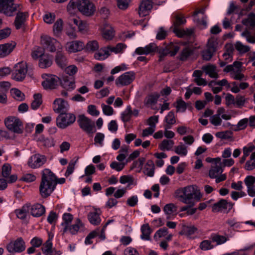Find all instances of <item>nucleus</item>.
Listing matches in <instances>:
<instances>
[{"label": "nucleus", "instance_id": "obj_51", "mask_svg": "<svg viewBox=\"0 0 255 255\" xmlns=\"http://www.w3.org/2000/svg\"><path fill=\"white\" fill-rule=\"evenodd\" d=\"M87 50L96 51L99 49L98 42L96 40L89 41L85 46Z\"/></svg>", "mask_w": 255, "mask_h": 255}, {"label": "nucleus", "instance_id": "obj_11", "mask_svg": "<svg viewBox=\"0 0 255 255\" xmlns=\"http://www.w3.org/2000/svg\"><path fill=\"white\" fill-rule=\"evenodd\" d=\"M6 249L9 253H21L25 249V242L21 237L18 238L15 241L9 243Z\"/></svg>", "mask_w": 255, "mask_h": 255}, {"label": "nucleus", "instance_id": "obj_52", "mask_svg": "<svg viewBox=\"0 0 255 255\" xmlns=\"http://www.w3.org/2000/svg\"><path fill=\"white\" fill-rule=\"evenodd\" d=\"M215 53L214 51H213L207 48L202 52V58L206 61H209Z\"/></svg>", "mask_w": 255, "mask_h": 255}, {"label": "nucleus", "instance_id": "obj_63", "mask_svg": "<svg viewBox=\"0 0 255 255\" xmlns=\"http://www.w3.org/2000/svg\"><path fill=\"white\" fill-rule=\"evenodd\" d=\"M158 122V116H153L150 117L147 120V124L153 128L155 129L156 124Z\"/></svg>", "mask_w": 255, "mask_h": 255}, {"label": "nucleus", "instance_id": "obj_19", "mask_svg": "<svg viewBox=\"0 0 255 255\" xmlns=\"http://www.w3.org/2000/svg\"><path fill=\"white\" fill-rule=\"evenodd\" d=\"M233 204L231 203H228L226 200L221 199L217 203L214 204L212 207V211L217 212L221 211L222 209L231 210L233 207Z\"/></svg>", "mask_w": 255, "mask_h": 255}, {"label": "nucleus", "instance_id": "obj_55", "mask_svg": "<svg viewBox=\"0 0 255 255\" xmlns=\"http://www.w3.org/2000/svg\"><path fill=\"white\" fill-rule=\"evenodd\" d=\"M246 102V98L244 96L238 95L235 98V105L238 108L243 107Z\"/></svg>", "mask_w": 255, "mask_h": 255}, {"label": "nucleus", "instance_id": "obj_44", "mask_svg": "<svg viewBox=\"0 0 255 255\" xmlns=\"http://www.w3.org/2000/svg\"><path fill=\"white\" fill-rule=\"evenodd\" d=\"M132 114V110L130 106L127 107L126 111L122 114V120L124 122H127L130 119Z\"/></svg>", "mask_w": 255, "mask_h": 255}, {"label": "nucleus", "instance_id": "obj_15", "mask_svg": "<svg viewBox=\"0 0 255 255\" xmlns=\"http://www.w3.org/2000/svg\"><path fill=\"white\" fill-rule=\"evenodd\" d=\"M68 102L61 98L56 99L53 102V110L57 113H65L68 111Z\"/></svg>", "mask_w": 255, "mask_h": 255}, {"label": "nucleus", "instance_id": "obj_45", "mask_svg": "<svg viewBox=\"0 0 255 255\" xmlns=\"http://www.w3.org/2000/svg\"><path fill=\"white\" fill-rule=\"evenodd\" d=\"M216 136L221 139H230L233 136V132L230 130L218 132L216 133Z\"/></svg>", "mask_w": 255, "mask_h": 255}, {"label": "nucleus", "instance_id": "obj_39", "mask_svg": "<svg viewBox=\"0 0 255 255\" xmlns=\"http://www.w3.org/2000/svg\"><path fill=\"white\" fill-rule=\"evenodd\" d=\"M163 211L166 215H171L177 212V207L173 203L167 204L164 206Z\"/></svg>", "mask_w": 255, "mask_h": 255}, {"label": "nucleus", "instance_id": "obj_40", "mask_svg": "<svg viewBox=\"0 0 255 255\" xmlns=\"http://www.w3.org/2000/svg\"><path fill=\"white\" fill-rule=\"evenodd\" d=\"M235 47L236 49L241 54L247 53L250 50V46L244 45L240 41L236 42L235 44Z\"/></svg>", "mask_w": 255, "mask_h": 255}, {"label": "nucleus", "instance_id": "obj_36", "mask_svg": "<svg viewBox=\"0 0 255 255\" xmlns=\"http://www.w3.org/2000/svg\"><path fill=\"white\" fill-rule=\"evenodd\" d=\"M63 29V21L61 19H58L54 24L53 31L55 36H60Z\"/></svg>", "mask_w": 255, "mask_h": 255}, {"label": "nucleus", "instance_id": "obj_33", "mask_svg": "<svg viewBox=\"0 0 255 255\" xmlns=\"http://www.w3.org/2000/svg\"><path fill=\"white\" fill-rule=\"evenodd\" d=\"M142 234L141 238L144 240H149L150 235L151 233V229L148 224H143L141 227Z\"/></svg>", "mask_w": 255, "mask_h": 255}, {"label": "nucleus", "instance_id": "obj_41", "mask_svg": "<svg viewBox=\"0 0 255 255\" xmlns=\"http://www.w3.org/2000/svg\"><path fill=\"white\" fill-rule=\"evenodd\" d=\"M242 23L245 25H248L249 24L252 27H255V14L253 13H250L248 18L244 19L242 20Z\"/></svg>", "mask_w": 255, "mask_h": 255}, {"label": "nucleus", "instance_id": "obj_17", "mask_svg": "<svg viewBox=\"0 0 255 255\" xmlns=\"http://www.w3.org/2000/svg\"><path fill=\"white\" fill-rule=\"evenodd\" d=\"M157 50V45L154 43H151L144 47H140L137 48L135 50V53L138 55H147L152 52H156Z\"/></svg>", "mask_w": 255, "mask_h": 255}, {"label": "nucleus", "instance_id": "obj_31", "mask_svg": "<svg viewBox=\"0 0 255 255\" xmlns=\"http://www.w3.org/2000/svg\"><path fill=\"white\" fill-rule=\"evenodd\" d=\"M84 227V224L82 223L80 219L77 218L76 220V223L72 225H69L68 231L71 234L75 235L78 233L80 228Z\"/></svg>", "mask_w": 255, "mask_h": 255}, {"label": "nucleus", "instance_id": "obj_62", "mask_svg": "<svg viewBox=\"0 0 255 255\" xmlns=\"http://www.w3.org/2000/svg\"><path fill=\"white\" fill-rule=\"evenodd\" d=\"M52 243L50 240H48L43 245L41 250L43 253L45 255L48 252L52 250Z\"/></svg>", "mask_w": 255, "mask_h": 255}, {"label": "nucleus", "instance_id": "obj_10", "mask_svg": "<svg viewBox=\"0 0 255 255\" xmlns=\"http://www.w3.org/2000/svg\"><path fill=\"white\" fill-rule=\"evenodd\" d=\"M41 42L44 48L51 52L55 51L56 47L60 46L59 42L56 39L47 35L41 36Z\"/></svg>", "mask_w": 255, "mask_h": 255}, {"label": "nucleus", "instance_id": "obj_4", "mask_svg": "<svg viewBox=\"0 0 255 255\" xmlns=\"http://www.w3.org/2000/svg\"><path fill=\"white\" fill-rule=\"evenodd\" d=\"M77 122L80 128L88 134H92L96 131L95 122L84 115H79Z\"/></svg>", "mask_w": 255, "mask_h": 255}, {"label": "nucleus", "instance_id": "obj_49", "mask_svg": "<svg viewBox=\"0 0 255 255\" xmlns=\"http://www.w3.org/2000/svg\"><path fill=\"white\" fill-rule=\"evenodd\" d=\"M77 160L78 159H76V160H72L70 161L67 166V170L65 173V176L66 177L69 176L73 172L75 169V166L77 163Z\"/></svg>", "mask_w": 255, "mask_h": 255}, {"label": "nucleus", "instance_id": "obj_27", "mask_svg": "<svg viewBox=\"0 0 255 255\" xmlns=\"http://www.w3.org/2000/svg\"><path fill=\"white\" fill-rule=\"evenodd\" d=\"M73 219V216L70 213H64L62 217L63 222L61 225L63 227V234L68 232V226L70 224Z\"/></svg>", "mask_w": 255, "mask_h": 255}, {"label": "nucleus", "instance_id": "obj_23", "mask_svg": "<svg viewBox=\"0 0 255 255\" xmlns=\"http://www.w3.org/2000/svg\"><path fill=\"white\" fill-rule=\"evenodd\" d=\"M55 61L58 66L61 68L66 67L67 65V59L64 53L60 51H57L56 53Z\"/></svg>", "mask_w": 255, "mask_h": 255}, {"label": "nucleus", "instance_id": "obj_1", "mask_svg": "<svg viewBox=\"0 0 255 255\" xmlns=\"http://www.w3.org/2000/svg\"><path fill=\"white\" fill-rule=\"evenodd\" d=\"M21 4L16 3L14 0H0V13L9 17L16 14L14 24L16 29H19L26 21L28 17L27 12H22Z\"/></svg>", "mask_w": 255, "mask_h": 255}, {"label": "nucleus", "instance_id": "obj_48", "mask_svg": "<svg viewBox=\"0 0 255 255\" xmlns=\"http://www.w3.org/2000/svg\"><path fill=\"white\" fill-rule=\"evenodd\" d=\"M126 45L122 43H118L116 46H111V52L115 53H121L123 52V50L126 48Z\"/></svg>", "mask_w": 255, "mask_h": 255}, {"label": "nucleus", "instance_id": "obj_5", "mask_svg": "<svg viewBox=\"0 0 255 255\" xmlns=\"http://www.w3.org/2000/svg\"><path fill=\"white\" fill-rule=\"evenodd\" d=\"M76 120V116L72 113H65L60 114L56 118V125L61 128L64 129L72 125Z\"/></svg>", "mask_w": 255, "mask_h": 255}, {"label": "nucleus", "instance_id": "obj_2", "mask_svg": "<svg viewBox=\"0 0 255 255\" xmlns=\"http://www.w3.org/2000/svg\"><path fill=\"white\" fill-rule=\"evenodd\" d=\"M56 176L49 169H44L41 172V180L39 185V192L42 198L49 197L56 186Z\"/></svg>", "mask_w": 255, "mask_h": 255}, {"label": "nucleus", "instance_id": "obj_18", "mask_svg": "<svg viewBox=\"0 0 255 255\" xmlns=\"http://www.w3.org/2000/svg\"><path fill=\"white\" fill-rule=\"evenodd\" d=\"M16 44L15 42L12 41L0 45V57H4L9 55L15 47Z\"/></svg>", "mask_w": 255, "mask_h": 255}, {"label": "nucleus", "instance_id": "obj_57", "mask_svg": "<svg viewBox=\"0 0 255 255\" xmlns=\"http://www.w3.org/2000/svg\"><path fill=\"white\" fill-rule=\"evenodd\" d=\"M61 86L67 90H71L75 87L74 83L64 79L61 83Z\"/></svg>", "mask_w": 255, "mask_h": 255}, {"label": "nucleus", "instance_id": "obj_7", "mask_svg": "<svg viewBox=\"0 0 255 255\" xmlns=\"http://www.w3.org/2000/svg\"><path fill=\"white\" fill-rule=\"evenodd\" d=\"M4 124L9 130L15 133H21L23 132L22 123L15 117H9L6 118Z\"/></svg>", "mask_w": 255, "mask_h": 255}, {"label": "nucleus", "instance_id": "obj_9", "mask_svg": "<svg viewBox=\"0 0 255 255\" xmlns=\"http://www.w3.org/2000/svg\"><path fill=\"white\" fill-rule=\"evenodd\" d=\"M79 10L86 16L93 15L96 11V7L89 0H81L79 4Z\"/></svg>", "mask_w": 255, "mask_h": 255}, {"label": "nucleus", "instance_id": "obj_35", "mask_svg": "<svg viewBox=\"0 0 255 255\" xmlns=\"http://www.w3.org/2000/svg\"><path fill=\"white\" fill-rule=\"evenodd\" d=\"M33 101L31 104L30 107L32 110L37 109L42 103V95L40 93L33 95Z\"/></svg>", "mask_w": 255, "mask_h": 255}, {"label": "nucleus", "instance_id": "obj_56", "mask_svg": "<svg viewBox=\"0 0 255 255\" xmlns=\"http://www.w3.org/2000/svg\"><path fill=\"white\" fill-rule=\"evenodd\" d=\"M186 22L184 17L179 15L175 16V20L174 22V28H178L181 25L184 24Z\"/></svg>", "mask_w": 255, "mask_h": 255}, {"label": "nucleus", "instance_id": "obj_22", "mask_svg": "<svg viewBox=\"0 0 255 255\" xmlns=\"http://www.w3.org/2000/svg\"><path fill=\"white\" fill-rule=\"evenodd\" d=\"M30 213L32 216L35 217H39L45 213V208L40 204H35L30 207Z\"/></svg>", "mask_w": 255, "mask_h": 255}, {"label": "nucleus", "instance_id": "obj_54", "mask_svg": "<svg viewBox=\"0 0 255 255\" xmlns=\"http://www.w3.org/2000/svg\"><path fill=\"white\" fill-rule=\"evenodd\" d=\"M166 47L167 49H169L170 51L169 54L171 56L175 55L179 50V47L172 43H170Z\"/></svg>", "mask_w": 255, "mask_h": 255}, {"label": "nucleus", "instance_id": "obj_50", "mask_svg": "<svg viewBox=\"0 0 255 255\" xmlns=\"http://www.w3.org/2000/svg\"><path fill=\"white\" fill-rule=\"evenodd\" d=\"M11 167L8 163H5L2 166L1 174L4 178H7L10 175Z\"/></svg>", "mask_w": 255, "mask_h": 255}, {"label": "nucleus", "instance_id": "obj_16", "mask_svg": "<svg viewBox=\"0 0 255 255\" xmlns=\"http://www.w3.org/2000/svg\"><path fill=\"white\" fill-rule=\"evenodd\" d=\"M153 7V2L150 0H142L139 6L138 13L140 16H145Z\"/></svg>", "mask_w": 255, "mask_h": 255}, {"label": "nucleus", "instance_id": "obj_37", "mask_svg": "<svg viewBox=\"0 0 255 255\" xmlns=\"http://www.w3.org/2000/svg\"><path fill=\"white\" fill-rule=\"evenodd\" d=\"M197 229L194 226H185L180 234L185 235L188 238H191V236L197 231Z\"/></svg>", "mask_w": 255, "mask_h": 255}, {"label": "nucleus", "instance_id": "obj_42", "mask_svg": "<svg viewBox=\"0 0 255 255\" xmlns=\"http://www.w3.org/2000/svg\"><path fill=\"white\" fill-rule=\"evenodd\" d=\"M39 140L42 143L43 146L47 147H51L54 145V140L52 138H45L41 136L39 137Z\"/></svg>", "mask_w": 255, "mask_h": 255}, {"label": "nucleus", "instance_id": "obj_25", "mask_svg": "<svg viewBox=\"0 0 255 255\" xmlns=\"http://www.w3.org/2000/svg\"><path fill=\"white\" fill-rule=\"evenodd\" d=\"M155 165L151 160H148L145 164L143 172L146 175L152 177L154 174Z\"/></svg>", "mask_w": 255, "mask_h": 255}, {"label": "nucleus", "instance_id": "obj_12", "mask_svg": "<svg viewBox=\"0 0 255 255\" xmlns=\"http://www.w3.org/2000/svg\"><path fill=\"white\" fill-rule=\"evenodd\" d=\"M47 161L46 157L44 155L35 154L30 157L28 161V165L31 168H39Z\"/></svg>", "mask_w": 255, "mask_h": 255}, {"label": "nucleus", "instance_id": "obj_32", "mask_svg": "<svg viewBox=\"0 0 255 255\" xmlns=\"http://www.w3.org/2000/svg\"><path fill=\"white\" fill-rule=\"evenodd\" d=\"M88 219L90 223L94 225H98L101 223L99 214L96 211L90 212L88 215Z\"/></svg>", "mask_w": 255, "mask_h": 255}, {"label": "nucleus", "instance_id": "obj_34", "mask_svg": "<svg viewBox=\"0 0 255 255\" xmlns=\"http://www.w3.org/2000/svg\"><path fill=\"white\" fill-rule=\"evenodd\" d=\"M211 239L212 242L216 243L217 245L223 244L229 240L228 235L221 236L219 234L212 235Z\"/></svg>", "mask_w": 255, "mask_h": 255}, {"label": "nucleus", "instance_id": "obj_46", "mask_svg": "<svg viewBox=\"0 0 255 255\" xmlns=\"http://www.w3.org/2000/svg\"><path fill=\"white\" fill-rule=\"evenodd\" d=\"M193 53V50L189 47H186L182 50L180 55V59L181 61L186 60Z\"/></svg>", "mask_w": 255, "mask_h": 255}, {"label": "nucleus", "instance_id": "obj_64", "mask_svg": "<svg viewBox=\"0 0 255 255\" xmlns=\"http://www.w3.org/2000/svg\"><path fill=\"white\" fill-rule=\"evenodd\" d=\"M244 182L247 188H250L255 185V177L252 175L247 176L244 180Z\"/></svg>", "mask_w": 255, "mask_h": 255}, {"label": "nucleus", "instance_id": "obj_13", "mask_svg": "<svg viewBox=\"0 0 255 255\" xmlns=\"http://www.w3.org/2000/svg\"><path fill=\"white\" fill-rule=\"evenodd\" d=\"M135 77L133 71L127 72L120 76L116 80L117 86H127L131 84Z\"/></svg>", "mask_w": 255, "mask_h": 255}, {"label": "nucleus", "instance_id": "obj_47", "mask_svg": "<svg viewBox=\"0 0 255 255\" xmlns=\"http://www.w3.org/2000/svg\"><path fill=\"white\" fill-rule=\"evenodd\" d=\"M177 105L175 106L176 108V112H184L187 109L186 103L182 100L179 99L176 101Z\"/></svg>", "mask_w": 255, "mask_h": 255}, {"label": "nucleus", "instance_id": "obj_28", "mask_svg": "<svg viewBox=\"0 0 255 255\" xmlns=\"http://www.w3.org/2000/svg\"><path fill=\"white\" fill-rule=\"evenodd\" d=\"M203 70L211 78H217L218 74L216 72V67L214 65H208L202 67Z\"/></svg>", "mask_w": 255, "mask_h": 255}, {"label": "nucleus", "instance_id": "obj_26", "mask_svg": "<svg viewBox=\"0 0 255 255\" xmlns=\"http://www.w3.org/2000/svg\"><path fill=\"white\" fill-rule=\"evenodd\" d=\"M160 95L157 93H154L147 96L144 99V103L146 106H152L156 104Z\"/></svg>", "mask_w": 255, "mask_h": 255}, {"label": "nucleus", "instance_id": "obj_29", "mask_svg": "<svg viewBox=\"0 0 255 255\" xmlns=\"http://www.w3.org/2000/svg\"><path fill=\"white\" fill-rule=\"evenodd\" d=\"M30 210V205L26 204L20 209H16L15 213L17 217L22 220L25 219Z\"/></svg>", "mask_w": 255, "mask_h": 255}, {"label": "nucleus", "instance_id": "obj_6", "mask_svg": "<svg viewBox=\"0 0 255 255\" xmlns=\"http://www.w3.org/2000/svg\"><path fill=\"white\" fill-rule=\"evenodd\" d=\"M27 72L26 63L23 61L16 64L12 72V77L16 81H22Z\"/></svg>", "mask_w": 255, "mask_h": 255}, {"label": "nucleus", "instance_id": "obj_53", "mask_svg": "<svg viewBox=\"0 0 255 255\" xmlns=\"http://www.w3.org/2000/svg\"><path fill=\"white\" fill-rule=\"evenodd\" d=\"M213 247L214 246L212 245L211 241L209 240H204L200 245V248L203 251L209 250L213 249Z\"/></svg>", "mask_w": 255, "mask_h": 255}, {"label": "nucleus", "instance_id": "obj_38", "mask_svg": "<svg viewBox=\"0 0 255 255\" xmlns=\"http://www.w3.org/2000/svg\"><path fill=\"white\" fill-rule=\"evenodd\" d=\"M174 144L172 140L164 139L160 144L159 147L161 150H169L172 148Z\"/></svg>", "mask_w": 255, "mask_h": 255}, {"label": "nucleus", "instance_id": "obj_20", "mask_svg": "<svg viewBox=\"0 0 255 255\" xmlns=\"http://www.w3.org/2000/svg\"><path fill=\"white\" fill-rule=\"evenodd\" d=\"M68 51L70 52H76L81 51L85 47L84 43L81 41H73L66 44Z\"/></svg>", "mask_w": 255, "mask_h": 255}, {"label": "nucleus", "instance_id": "obj_60", "mask_svg": "<svg viewBox=\"0 0 255 255\" xmlns=\"http://www.w3.org/2000/svg\"><path fill=\"white\" fill-rule=\"evenodd\" d=\"M249 120L247 118L243 119L240 120L237 125V128L235 129V131H239L240 130L244 129L247 127Z\"/></svg>", "mask_w": 255, "mask_h": 255}, {"label": "nucleus", "instance_id": "obj_30", "mask_svg": "<svg viewBox=\"0 0 255 255\" xmlns=\"http://www.w3.org/2000/svg\"><path fill=\"white\" fill-rule=\"evenodd\" d=\"M165 129L170 128L172 125L176 123V119L174 113L173 111L169 112L165 118Z\"/></svg>", "mask_w": 255, "mask_h": 255}, {"label": "nucleus", "instance_id": "obj_21", "mask_svg": "<svg viewBox=\"0 0 255 255\" xmlns=\"http://www.w3.org/2000/svg\"><path fill=\"white\" fill-rule=\"evenodd\" d=\"M52 56L49 54H44L39 58V66L41 68H47L52 65Z\"/></svg>", "mask_w": 255, "mask_h": 255}, {"label": "nucleus", "instance_id": "obj_43", "mask_svg": "<svg viewBox=\"0 0 255 255\" xmlns=\"http://www.w3.org/2000/svg\"><path fill=\"white\" fill-rule=\"evenodd\" d=\"M218 44L217 40L215 38L212 37L208 40L207 48L215 52Z\"/></svg>", "mask_w": 255, "mask_h": 255}, {"label": "nucleus", "instance_id": "obj_24", "mask_svg": "<svg viewBox=\"0 0 255 255\" xmlns=\"http://www.w3.org/2000/svg\"><path fill=\"white\" fill-rule=\"evenodd\" d=\"M115 35V32L113 27L107 23L104 24L103 31V36L107 40H111Z\"/></svg>", "mask_w": 255, "mask_h": 255}, {"label": "nucleus", "instance_id": "obj_59", "mask_svg": "<svg viewBox=\"0 0 255 255\" xmlns=\"http://www.w3.org/2000/svg\"><path fill=\"white\" fill-rule=\"evenodd\" d=\"M15 99L19 101H22L24 99V95L20 90L17 89L13 88L11 90Z\"/></svg>", "mask_w": 255, "mask_h": 255}, {"label": "nucleus", "instance_id": "obj_8", "mask_svg": "<svg viewBox=\"0 0 255 255\" xmlns=\"http://www.w3.org/2000/svg\"><path fill=\"white\" fill-rule=\"evenodd\" d=\"M223 169L221 165H212L209 171V176L211 179H216V183H219L225 181L227 178L225 174H222Z\"/></svg>", "mask_w": 255, "mask_h": 255}, {"label": "nucleus", "instance_id": "obj_14", "mask_svg": "<svg viewBox=\"0 0 255 255\" xmlns=\"http://www.w3.org/2000/svg\"><path fill=\"white\" fill-rule=\"evenodd\" d=\"M60 79L55 75L47 76L42 82V85L45 90H53L58 86L59 83Z\"/></svg>", "mask_w": 255, "mask_h": 255}, {"label": "nucleus", "instance_id": "obj_58", "mask_svg": "<svg viewBox=\"0 0 255 255\" xmlns=\"http://www.w3.org/2000/svg\"><path fill=\"white\" fill-rule=\"evenodd\" d=\"M210 121L211 123L215 126H218L221 125L222 122L220 116L216 114L210 117Z\"/></svg>", "mask_w": 255, "mask_h": 255}, {"label": "nucleus", "instance_id": "obj_61", "mask_svg": "<svg viewBox=\"0 0 255 255\" xmlns=\"http://www.w3.org/2000/svg\"><path fill=\"white\" fill-rule=\"evenodd\" d=\"M145 161V158L144 157L139 158L138 160H135L133 162L132 166L130 167V169H133L136 167H138L141 169Z\"/></svg>", "mask_w": 255, "mask_h": 255}, {"label": "nucleus", "instance_id": "obj_3", "mask_svg": "<svg viewBox=\"0 0 255 255\" xmlns=\"http://www.w3.org/2000/svg\"><path fill=\"white\" fill-rule=\"evenodd\" d=\"M179 198L182 202L187 204H191L194 206V203L192 201L194 199L199 201L202 195L200 190L196 185H190L177 190Z\"/></svg>", "mask_w": 255, "mask_h": 255}]
</instances>
